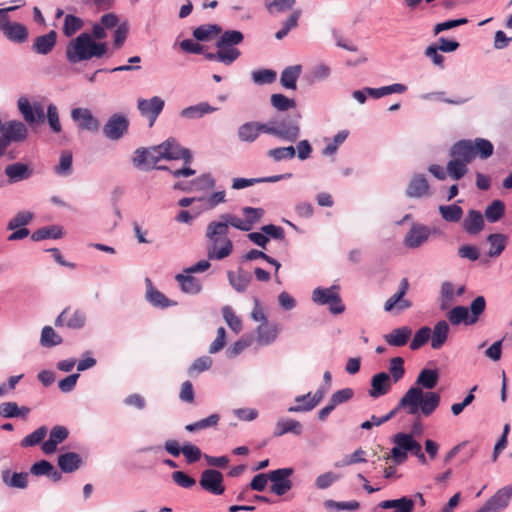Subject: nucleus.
<instances>
[{
	"instance_id": "5fc2aeb1",
	"label": "nucleus",
	"mask_w": 512,
	"mask_h": 512,
	"mask_svg": "<svg viewBox=\"0 0 512 512\" xmlns=\"http://www.w3.org/2000/svg\"><path fill=\"white\" fill-rule=\"evenodd\" d=\"M218 221L224 223L227 226L229 232V226H232L240 231H249V225L246 224L245 219H242L231 213H224L219 216Z\"/></svg>"
},
{
	"instance_id": "a878e982",
	"label": "nucleus",
	"mask_w": 512,
	"mask_h": 512,
	"mask_svg": "<svg viewBox=\"0 0 512 512\" xmlns=\"http://www.w3.org/2000/svg\"><path fill=\"white\" fill-rule=\"evenodd\" d=\"M146 300L156 308L165 309L170 306H175L177 303L167 298L162 292L157 290L149 278H146Z\"/></svg>"
},
{
	"instance_id": "f257e3e1",
	"label": "nucleus",
	"mask_w": 512,
	"mask_h": 512,
	"mask_svg": "<svg viewBox=\"0 0 512 512\" xmlns=\"http://www.w3.org/2000/svg\"><path fill=\"white\" fill-rule=\"evenodd\" d=\"M440 395L436 392H423L420 387H410L398 404L382 417L372 415L371 420L364 421L361 428L371 429L373 426H380L391 420L402 409H406L407 414L416 415L421 411L424 416H430L440 404Z\"/></svg>"
},
{
	"instance_id": "473e14b6",
	"label": "nucleus",
	"mask_w": 512,
	"mask_h": 512,
	"mask_svg": "<svg viewBox=\"0 0 512 512\" xmlns=\"http://www.w3.org/2000/svg\"><path fill=\"white\" fill-rule=\"evenodd\" d=\"M450 331L449 324L445 320L436 322L431 330V348L434 350L440 349L447 341Z\"/></svg>"
},
{
	"instance_id": "393cba45",
	"label": "nucleus",
	"mask_w": 512,
	"mask_h": 512,
	"mask_svg": "<svg viewBox=\"0 0 512 512\" xmlns=\"http://www.w3.org/2000/svg\"><path fill=\"white\" fill-rule=\"evenodd\" d=\"M227 278L229 284L235 291H237L238 293H243L247 290L253 277L250 272L239 267L237 271H228Z\"/></svg>"
},
{
	"instance_id": "1a4fd4ad",
	"label": "nucleus",
	"mask_w": 512,
	"mask_h": 512,
	"mask_svg": "<svg viewBox=\"0 0 512 512\" xmlns=\"http://www.w3.org/2000/svg\"><path fill=\"white\" fill-rule=\"evenodd\" d=\"M165 160H183L185 165H190L193 159L192 152L183 146L175 138H168L158 145Z\"/></svg>"
},
{
	"instance_id": "a19ab883",
	"label": "nucleus",
	"mask_w": 512,
	"mask_h": 512,
	"mask_svg": "<svg viewBox=\"0 0 512 512\" xmlns=\"http://www.w3.org/2000/svg\"><path fill=\"white\" fill-rule=\"evenodd\" d=\"M302 71L301 65H293L286 67L280 76V83L286 89L295 90L297 85V79L299 78Z\"/></svg>"
},
{
	"instance_id": "2f4dec72",
	"label": "nucleus",
	"mask_w": 512,
	"mask_h": 512,
	"mask_svg": "<svg viewBox=\"0 0 512 512\" xmlns=\"http://www.w3.org/2000/svg\"><path fill=\"white\" fill-rule=\"evenodd\" d=\"M58 466L62 473H72L82 465V458L76 452H66L58 456Z\"/></svg>"
},
{
	"instance_id": "052dcab7",
	"label": "nucleus",
	"mask_w": 512,
	"mask_h": 512,
	"mask_svg": "<svg viewBox=\"0 0 512 512\" xmlns=\"http://www.w3.org/2000/svg\"><path fill=\"white\" fill-rule=\"evenodd\" d=\"M366 452L362 448L356 449L352 454L344 456L341 460L335 462L337 468L349 466L357 463L366 462Z\"/></svg>"
},
{
	"instance_id": "864d4df0",
	"label": "nucleus",
	"mask_w": 512,
	"mask_h": 512,
	"mask_svg": "<svg viewBox=\"0 0 512 512\" xmlns=\"http://www.w3.org/2000/svg\"><path fill=\"white\" fill-rule=\"evenodd\" d=\"M84 26L83 20L73 14H67L64 18L63 34L66 37L73 36L77 31Z\"/></svg>"
},
{
	"instance_id": "338daca9",
	"label": "nucleus",
	"mask_w": 512,
	"mask_h": 512,
	"mask_svg": "<svg viewBox=\"0 0 512 512\" xmlns=\"http://www.w3.org/2000/svg\"><path fill=\"white\" fill-rule=\"evenodd\" d=\"M296 0H266L265 7L270 14L282 13L290 10Z\"/></svg>"
},
{
	"instance_id": "4c0bfd02",
	"label": "nucleus",
	"mask_w": 512,
	"mask_h": 512,
	"mask_svg": "<svg viewBox=\"0 0 512 512\" xmlns=\"http://www.w3.org/2000/svg\"><path fill=\"white\" fill-rule=\"evenodd\" d=\"M175 279L180 284L181 290L184 293L195 295L202 290L200 281L191 274H177Z\"/></svg>"
},
{
	"instance_id": "f03ea898",
	"label": "nucleus",
	"mask_w": 512,
	"mask_h": 512,
	"mask_svg": "<svg viewBox=\"0 0 512 512\" xmlns=\"http://www.w3.org/2000/svg\"><path fill=\"white\" fill-rule=\"evenodd\" d=\"M227 226L218 220L211 221L206 227V238L209 241L207 255L209 260H222L233 251V243L228 238Z\"/></svg>"
},
{
	"instance_id": "0e129e2a",
	"label": "nucleus",
	"mask_w": 512,
	"mask_h": 512,
	"mask_svg": "<svg viewBox=\"0 0 512 512\" xmlns=\"http://www.w3.org/2000/svg\"><path fill=\"white\" fill-rule=\"evenodd\" d=\"M486 308V300L483 296H477L474 298L470 304L469 316L470 322L475 324L478 322L481 314L485 311Z\"/></svg>"
},
{
	"instance_id": "a211bd4d",
	"label": "nucleus",
	"mask_w": 512,
	"mask_h": 512,
	"mask_svg": "<svg viewBox=\"0 0 512 512\" xmlns=\"http://www.w3.org/2000/svg\"><path fill=\"white\" fill-rule=\"evenodd\" d=\"M432 194L425 174H414L405 190V195L408 198L430 197Z\"/></svg>"
},
{
	"instance_id": "49530a36",
	"label": "nucleus",
	"mask_w": 512,
	"mask_h": 512,
	"mask_svg": "<svg viewBox=\"0 0 512 512\" xmlns=\"http://www.w3.org/2000/svg\"><path fill=\"white\" fill-rule=\"evenodd\" d=\"M63 338L55 332L51 326H44L41 331L40 344L46 348H52L62 344Z\"/></svg>"
},
{
	"instance_id": "9b49d317",
	"label": "nucleus",
	"mask_w": 512,
	"mask_h": 512,
	"mask_svg": "<svg viewBox=\"0 0 512 512\" xmlns=\"http://www.w3.org/2000/svg\"><path fill=\"white\" fill-rule=\"evenodd\" d=\"M292 468H279L268 472L271 481L270 491L277 496L285 495L293 486L290 477L293 475Z\"/></svg>"
},
{
	"instance_id": "09e8293b",
	"label": "nucleus",
	"mask_w": 512,
	"mask_h": 512,
	"mask_svg": "<svg viewBox=\"0 0 512 512\" xmlns=\"http://www.w3.org/2000/svg\"><path fill=\"white\" fill-rule=\"evenodd\" d=\"M267 156L275 162L291 160L296 156V149L292 145L287 147H276L268 150Z\"/></svg>"
},
{
	"instance_id": "603ef678",
	"label": "nucleus",
	"mask_w": 512,
	"mask_h": 512,
	"mask_svg": "<svg viewBox=\"0 0 512 512\" xmlns=\"http://www.w3.org/2000/svg\"><path fill=\"white\" fill-rule=\"evenodd\" d=\"M390 381L399 382L405 375L404 359L400 356L393 357L389 361Z\"/></svg>"
},
{
	"instance_id": "774afa93",
	"label": "nucleus",
	"mask_w": 512,
	"mask_h": 512,
	"mask_svg": "<svg viewBox=\"0 0 512 512\" xmlns=\"http://www.w3.org/2000/svg\"><path fill=\"white\" fill-rule=\"evenodd\" d=\"M33 213L29 211H20L7 224L8 230H15L19 227L28 225L33 219Z\"/></svg>"
},
{
	"instance_id": "4468645a",
	"label": "nucleus",
	"mask_w": 512,
	"mask_h": 512,
	"mask_svg": "<svg viewBox=\"0 0 512 512\" xmlns=\"http://www.w3.org/2000/svg\"><path fill=\"white\" fill-rule=\"evenodd\" d=\"M392 442L394 446L384 459L391 458L395 464H403L408 458L410 433L399 432L392 437Z\"/></svg>"
},
{
	"instance_id": "13d9d810",
	"label": "nucleus",
	"mask_w": 512,
	"mask_h": 512,
	"mask_svg": "<svg viewBox=\"0 0 512 512\" xmlns=\"http://www.w3.org/2000/svg\"><path fill=\"white\" fill-rule=\"evenodd\" d=\"M408 289H409V282H408L407 278H403L400 281V285H399L397 292H395L391 297H389L386 300V302L384 304V310L386 312H392L394 310V303L397 300H400V298H403L406 295Z\"/></svg>"
},
{
	"instance_id": "2eb2a0df",
	"label": "nucleus",
	"mask_w": 512,
	"mask_h": 512,
	"mask_svg": "<svg viewBox=\"0 0 512 512\" xmlns=\"http://www.w3.org/2000/svg\"><path fill=\"white\" fill-rule=\"evenodd\" d=\"M512 499V484L495 492L481 507V512H500L507 508Z\"/></svg>"
},
{
	"instance_id": "b1692460",
	"label": "nucleus",
	"mask_w": 512,
	"mask_h": 512,
	"mask_svg": "<svg viewBox=\"0 0 512 512\" xmlns=\"http://www.w3.org/2000/svg\"><path fill=\"white\" fill-rule=\"evenodd\" d=\"M391 388L390 375L386 372H379L371 378V389L369 396L377 399L386 395Z\"/></svg>"
},
{
	"instance_id": "e433bc0d",
	"label": "nucleus",
	"mask_w": 512,
	"mask_h": 512,
	"mask_svg": "<svg viewBox=\"0 0 512 512\" xmlns=\"http://www.w3.org/2000/svg\"><path fill=\"white\" fill-rule=\"evenodd\" d=\"M222 32V28L218 24H203L196 27L192 35L198 42H208L214 36L219 35Z\"/></svg>"
},
{
	"instance_id": "9d476101",
	"label": "nucleus",
	"mask_w": 512,
	"mask_h": 512,
	"mask_svg": "<svg viewBox=\"0 0 512 512\" xmlns=\"http://www.w3.org/2000/svg\"><path fill=\"white\" fill-rule=\"evenodd\" d=\"M164 159L158 146L150 148H138L134 152L133 165L141 170L149 171L156 167V164Z\"/></svg>"
},
{
	"instance_id": "ea45409f",
	"label": "nucleus",
	"mask_w": 512,
	"mask_h": 512,
	"mask_svg": "<svg viewBox=\"0 0 512 512\" xmlns=\"http://www.w3.org/2000/svg\"><path fill=\"white\" fill-rule=\"evenodd\" d=\"M486 241L490 246L488 256L497 258L505 250L507 237L502 233H492L487 236Z\"/></svg>"
},
{
	"instance_id": "4be33fe9",
	"label": "nucleus",
	"mask_w": 512,
	"mask_h": 512,
	"mask_svg": "<svg viewBox=\"0 0 512 512\" xmlns=\"http://www.w3.org/2000/svg\"><path fill=\"white\" fill-rule=\"evenodd\" d=\"M449 156L451 159L457 161H462L467 164L471 163L475 159L472 140L462 139L455 142L449 150Z\"/></svg>"
},
{
	"instance_id": "680f3d73",
	"label": "nucleus",
	"mask_w": 512,
	"mask_h": 512,
	"mask_svg": "<svg viewBox=\"0 0 512 512\" xmlns=\"http://www.w3.org/2000/svg\"><path fill=\"white\" fill-rule=\"evenodd\" d=\"M222 314L229 328L234 333L238 334L242 330L241 319L234 313L233 309L230 306L223 307Z\"/></svg>"
},
{
	"instance_id": "69168bd1",
	"label": "nucleus",
	"mask_w": 512,
	"mask_h": 512,
	"mask_svg": "<svg viewBox=\"0 0 512 512\" xmlns=\"http://www.w3.org/2000/svg\"><path fill=\"white\" fill-rule=\"evenodd\" d=\"M47 432H48V430H47L46 426H41L38 429H36L34 432L25 436L21 440L20 445L25 448L36 446L44 439V437L47 435Z\"/></svg>"
},
{
	"instance_id": "6e6d98bb",
	"label": "nucleus",
	"mask_w": 512,
	"mask_h": 512,
	"mask_svg": "<svg viewBox=\"0 0 512 512\" xmlns=\"http://www.w3.org/2000/svg\"><path fill=\"white\" fill-rule=\"evenodd\" d=\"M468 172V164L462 161L450 159L447 163V173L451 179L459 181Z\"/></svg>"
},
{
	"instance_id": "c9c22d12",
	"label": "nucleus",
	"mask_w": 512,
	"mask_h": 512,
	"mask_svg": "<svg viewBox=\"0 0 512 512\" xmlns=\"http://www.w3.org/2000/svg\"><path fill=\"white\" fill-rule=\"evenodd\" d=\"M64 236L63 227L60 225L44 226L31 234V239L39 242L45 239H60Z\"/></svg>"
},
{
	"instance_id": "72a5a7b5",
	"label": "nucleus",
	"mask_w": 512,
	"mask_h": 512,
	"mask_svg": "<svg viewBox=\"0 0 512 512\" xmlns=\"http://www.w3.org/2000/svg\"><path fill=\"white\" fill-rule=\"evenodd\" d=\"M3 483L11 488L25 489L28 486V473L27 472H11L10 469H5L1 472Z\"/></svg>"
},
{
	"instance_id": "f3484780",
	"label": "nucleus",
	"mask_w": 512,
	"mask_h": 512,
	"mask_svg": "<svg viewBox=\"0 0 512 512\" xmlns=\"http://www.w3.org/2000/svg\"><path fill=\"white\" fill-rule=\"evenodd\" d=\"M326 390L324 386H320L313 396H311V392L307 394L296 396L294 401L295 403H300L301 401H306L304 405H294L290 406L287 410L290 413H301V412H309L313 410L323 399Z\"/></svg>"
},
{
	"instance_id": "a18cd8bd",
	"label": "nucleus",
	"mask_w": 512,
	"mask_h": 512,
	"mask_svg": "<svg viewBox=\"0 0 512 512\" xmlns=\"http://www.w3.org/2000/svg\"><path fill=\"white\" fill-rule=\"evenodd\" d=\"M441 217L450 223H457L463 216V209L457 204L439 206Z\"/></svg>"
},
{
	"instance_id": "6ab92c4d",
	"label": "nucleus",
	"mask_w": 512,
	"mask_h": 512,
	"mask_svg": "<svg viewBox=\"0 0 512 512\" xmlns=\"http://www.w3.org/2000/svg\"><path fill=\"white\" fill-rule=\"evenodd\" d=\"M431 234L428 226L414 223L404 238V245L407 248L415 249L424 244Z\"/></svg>"
},
{
	"instance_id": "39448f33",
	"label": "nucleus",
	"mask_w": 512,
	"mask_h": 512,
	"mask_svg": "<svg viewBox=\"0 0 512 512\" xmlns=\"http://www.w3.org/2000/svg\"><path fill=\"white\" fill-rule=\"evenodd\" d=\"M312 300L318 305H327L332 314H341L345 311L338 285H332L328 288H315L312 292Z\"/></svg>"
},
{
	"instance_id": "0eeeda50",
	"label": "nucleus",
	"mask_w": 512,
	"mask_h": 512,
	"mask_svg": "<svg viewBox=\"0 0 512 512\" xmlns=\"http://www.w3.org/2000/svg\"><path fill=\"white\" fill-rule=\"evenodd\" d=\"M244 40V34L239 30H226L220 33V37L215 43L224 53H229V61L234 63L240 56L241 51L237 48Z\"/></svg>"
},
{
	"instance_id": "c03bdc74",
	"label": "nucleus",
	"mask_w": 512,
	"mask_h": 512,
	"mask_svg": "<svg viewBox=\"0 0 512 512\" xmlns=\"http://www.w3.org/2000/svg\"><path fill=\"white\" fill-rule=\"evenodd\" d=\"M472 147L475 153V158L479 156L481 159H488L494 153V146L492 142L485 138H475L472 140Z\"/></svg>"
},
{
	"instance_id": "423d86ee",
	"label": "nucleus",
	"mask_w": 512,
	"mask_h": 512,
	"mask_svg": "<svg viewBox=\"0 0 512 512\" xmlns=\"http://www.w3.org/2000/svg\"><path fill=\"white\" fill-rule=\"evenodd\" d=\"M28 128L25 123L18 120L6 121L3 133L0 135V157H3L11 143H20L26 140Z\"/></svg>"
},
{
	"instance_id": "6e6552de",
	"label": "nucleus",
	"mask_w": 512,
	"mask_h": 512,
	"mask_svg": "<svg viewBox=\"0 0 512 512\" xmlns=\"http://www.w3.org/2000/svg\"><path fill=\"white\" fill-rule=\"evenodd\" d=\"M129 125L130 122L126 115L114 113L102 127V133L108 140L118 141L127 134Z\"/></svg>"
},
{
	"instance_id": "3c124183",
	"label": "nucleus",
	"mask_w": 512,
	"mask_h": 512,
	"mask_svg": "<svg viewBox=\"0 0 512 512\" xmlns=\"http://www.w3.org/2000/svg\"><path fill=\"white\" fill-rule=\"evenodd\" d=\"M73 156L68 150L62 151L59 164L55 166L54 172L59 176H69L72 173Z\"/></svg>"
},
{
	"instance_id": "cd10ccee",
	"label": "nucleus",
	"mask_w": 512,
	"mask_h": 512,
	"mask_svg": "<svg viewBox=\"0 0 512 512\" xmlns=\"http://www.w3.org/2000/svg\"><path fill=\"white\" fill-rule=\"evenodd\" d=\"M216 110L217 108L211 106L208 102H200L198 104L191 105L182 109L179 115L183 119L196 120L202 118L207 114H211Z\"/></svg>"
},
{
	"instance_id": "de8ad7c7",
	"label": "nucleus",
	"mask_w": 512,
	"mask_h": 512,
	"mask_svg": "<svg viewBox=\"0 0 512 512\" xmlns=\"http://www.w3.org/2000/svg\"><path fill=\"white\" fill-rule=\"evenodd\" d=\"M301 17L300 10H294L288 18L282 23L281 29H279L275 33V38L277 40H282L284 37L288 35V33L298 26V21Z\"/></svg>"
},
{
	"instance_id": "7ed1b4c3",
	"label": "nucleus",
	"mask_w": 512,
	"mask_h": 512,
	"mask_svg": "<svg viewBox=\"0 0 512 512\" xmlns=\"http://www.w3.org/2000/svg\"><path fill=\"white\" fill-rule=\"evenodd\" d=\"M300 119L301 115L299 113L270 119L266 122L268 134L280 140L293 143L301 134Z\"/></svg>"
},
{
	"instance_id": "5701e85b",
	"label": "nucleus",
	"mask_w": 512,
	"mask_h": 512,
	"mask_svg": "<svg viewBox=\"0 0 512 512\" xmlns=\"http://www.w3.org/2000/svg\"><path fill=\"white\" fill-rule=\"evenodd\" d=\"M2 31L5 37L13 43L22 44L28 39L27 27L18 22H10L9 18Z\"/></svg>"
},
{
	"instance_id": "37998d69",
	"label": "nucleus",
	"mask_w": 512,
	"mask_h": 512,
	"mask_svg": "<svg viewBox=\"0 0 512 512\" xmlns=\"http://www.w3.org/2000/svg\"><path fill=\"white\" fill-rule=\"evenodd\" d=\"M505 214V203L502 200H493L485 209L484 216L490 223L498 222Z\"/></svg>"
},
{
	"instance_id": "dca6fc26",
	"label": "nucleus",
	"mask_w": 512,
	"mask_h": 512,
	"mask_svg": "<svg viewBox=\"0 0 512 512\" xmlns=\"http://www.w3.org/2000/svg\"><path fill=\"white\" fill-rule=\"evenodd\" d=\"M199 484L202 489L213 495H222L225 491L223 474L216 469L204 470L201 473Z\"/></svg>"
},
{
	"instance_id": "aec40b11",
	"label": "nucleus",
	"mask_w": 512,
	"mask_h": 512,
	"mask_svg": "<svg viewBox=\"0 0 512 512\" xmlns=\"http://www.w3.org/2000/svg\"><path fill=\"white\" fill-rule=\"evenodd\" d=\"M261 133L268 134L267 123L250 121L239 126L237 136L241 142L252 143L257 140Z\"/></svg>"
},
{
	"instance_id": "f704fd0d",
	"label": "nucleus",
	"mask_w": 512,
	"mask_h": 512,
	"mask_svg": "<svg viewBox=\"0 0 512 512\" xmlns=\"http://www.w3.org/2000/svg\"><path fill=\"white\" fill-rule=\"evenodd\" d=\"M302 432L303 426L299 421L294 419H279L275 425L273 436L281 437L287 433L299 436Z\"/></svg>"
},
{
	"instance_id": "20e7f679",
	"label": "nucleus",
	"mask_w": 512,
	"mask_h": 512,
	"mask_svg": "<svg viewBox=\"0 0 512 512\" xmlns=\"http://www.w3.org/2000/svg\"><path fill=\"white\" fill-rule=\"evenodd\" d=\"M94 39L90 33L83 32L66 46V59L71 64L88 61L93 58Z\"/></svg>"
},
{
	"instance_id": "8fccbe9b",
	"label": "nucleus",
	"mask_w": 512,
	"mask_h": 512,
	"mask_svg": "<svg viewBox=\"0 0 512 512\" xmlns=\"http://www.w3.org/2000/svg\"><path fill=\"white\" fill-rule=\"evenodd\" d=\"M271 105L277 111L285 112L296 107V101L281 93L272 94L270 97Z\"/></svg>"
},
{
	"instance_id": "ddd939ff",
	"label": "nucleus",
	"mask_w": 512,
	"mask_h": 512,
	"mask_svg": "<svg viewBox=\"0 0 512 512\" xmlns=\"http://www.w3.org/2000/svg\"><path fill=\"white\" fill-rule=\"evenodd\" d=\"M165 106V101L159 96H153L150 99L139 98L137 100V109L143 117L149 120V126H153L158 116Z\"/></svg>"
},
{
	"instance_id": "58836bf2",
	"label": "nucleus",
	"mask_w": 512,
	"mask_h": 512,
	"mask_svg": "<svg viewBox=\"0 0 512 512\" xmlns=\"http://www.w3.org/2000/svg\"><path fill=\"white\" fill-rule=\"evenodd\" d=\"M439 381V371L438 369H422L417 378L416 384L421 388L431 390L435 388Z\"/></svg>"
},
{
	"instance_id": "412c9836",
	"label": "nucleus",
	"mask_w": 512,
	"mask_h": 512,
	"mask_svg": "<svg viewBox=\"0 0 512 512\" xmlns=\"http://www.w3.org/2000/svg\"><path fill=\"white\" fill-rule=\"evenodd\" d=\"M4 173L8 178V182L14 184L31 178L34 174V170L26 163L15 162L5 167Z\"/></svg>"
},
{
	"instance_id": "79ce46f5",
	"label": "nucleus",
	"mask_w": 512,
	"mask_h": 512,
	"mask_svg": "<svg viewBox=\"0 0 512 512\" xmlns=\"http://www.w3.org/2000/svg\"><path fill=\"white\" fill-rule=\"evenodd\" d=\"M447 318L452 325H473L470 322L469 309L466 306H455L447 314Z\"/></svg>"
},
{
	"instance_id": "bb28decb",
	"label": "nucleus",
	"mask_w": 512,
	"mask_h": 512,
	"mask_svg": "<svg viewBox=\"0 0 512 512\" xmlns=\"http://www.w3.org/2000/svg\"><path fill=\"white\" fill-rule=\"evenodd\" d=\"M485 226L483 215L475 209L468 210L466 217L462 222V228L469 235H477Z\"/></svg>"
},
{
	"instance_id": "e2e57ef3",
	"label": "nucleus",
	"mask_w": 512,
	"mask_h": 512,
	"mask_svg": "<svg viewBox=\"0 0 512 512\" xmlns=\"http://www.w3.org/2000/svg\"><path fill=\"white\" fill-rule=\"evenodd\" d=\"M431 337V328L423 326L416 331L410 343V349L416 351L424 346Z\"/></svg>"
},
{
	"instance_id": "c756f323",
	"label": "nucleus",
	"mask_w": 512,
	"mask_h": 512,
	"mask_svg": "<svg viewBox=\"0 0 512 512\" xmlns=\"http://www.w3.org/2000/svg\"><path fill=\"white\" fill-rule=\"evenodd\" d=\"M411 335L412 329L409 326H401L384 335V340L390 346L403 347L408 343Z\"/></svg>"
},
{
	"instance_id": "f8f14e48",
	"label": "nucleus",
	"mask_w": 512,
	"mask_h": 512,
	"mask_svg": "<svg viewBox=\"0 0 512 512\" xmlns=\"http://www.w3.org/2000/svg\"><path fill=\"white\" fill-rule=\"evenodd\" d=\"M71 119L79 130L96 133L100 129V121L89 108H73L71 110Z\"/></svg>"
},
{
	"instance_id": "c85d7f7f",
	"label": "nucleus",
	"mask_w": 512,
	"mask_h": 512,
	"mask_svg": "<svg viewBox=\"0 0 512 512\" xmlns=\"http://www.w3.org/2000/svg\"><path fill=\"white\" fill-rule=\"evenodd\" d=\"M256 341L260 346H268L274 343L279 334L276 324H260L256 330Z\"/></svg>"
},
{
	"instance_id": "bf43d9fd",
	"label": "nucleus",
	"mask_w": 512,
	"mask_h": 512,
	"mask_svg": "<svg viewBox=\"0 0 512 512\" xmlns=\"http://www.w3.org/2000/svg\"><path fill=\"white\" fill-rule=\"evenodd\" d=\"M252 80L257 85L271 84L276 80L277 73L272 69L254 70Z\"/></svg>"
},
{
	"instance_id": "4d7b16f0",
	"label": "nucleus",
	"mask_w": 512,
	"mask_h": 512,
	"mask_svg": "<svg viewBox=\"0 0 512 512\" xmlns=\"http://www.w3.org/2000/svg\"><path fill=\"white\" fill-rule=\"evenodd\" d=\"M219 420H220V416L218 414L214 413V414H211L210 416H208L207 418H204V419L198 420L194 423H190V424L186 425L185 429L188 432H196L199 430H203V429H206L209 427L216 426L218 424Z\"/></svg>"
},
{
	"instance_id": "7c9ffc66",
	"label": "nucleus",
	"mask_w": 512,
	"mask_h": 512,
	"mask_svg": "<svg viewBox=\"0 0 512 512\" xmlns=\"http://www.w3.org/2000/svg\"><path fill=\"white\" fill-rule=\"evenodd\" d=\"M57 41V33L54 30L49 31L47 34L38 36L34 39L32 49L41 55L49 54Z\"/></svg>"
}]
</instances>
